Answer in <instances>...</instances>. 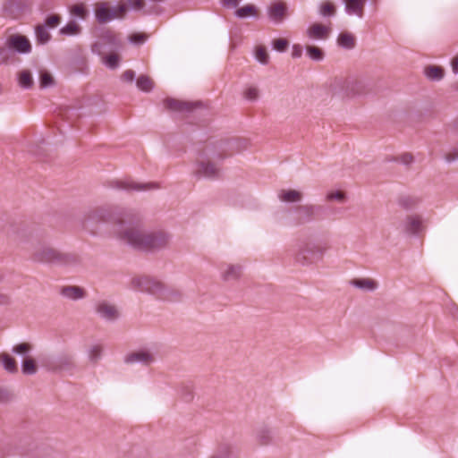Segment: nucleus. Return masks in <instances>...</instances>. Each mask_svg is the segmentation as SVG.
Instances as JSON below:
<instances>
[{
    "label": "nucleus",
    "instance_id": "f257e3e1",
    "mask_svg": "<svg viewBox=\"0 0 458 458\" xmlns=\"http://www.w3.org/2000/svg\"><path fill=\"white\" fill-rule=\"evenodd\" d=\"M135 210L120 207H100L87 211L81 219V226L92 235L114 234L142 251L165 249L171 236L164 231L145 232L140 225Z\"/></svg>",
    "mask_w": 458,
    "mask_h": 458
},
{
    "label": "nucleus",
    "instance_id": "f03ea898",
    "mask_svg": "<svg viewBox=\"0 0 458 458\" xmlns=\"http://www.w3.org/2000/svg\"><path fill=\"white\" fill-rule=\"evenodd\" d=\"M131 287L135 291L146 293L168 301H179L182 297L179 291L169 288L161 281L148 276L132 278Z\"/></svg>",
    "mask_w": 458,
    "mask_h": 458
},
{
    "label": "nucleus",
    "instance_id": "7ed1b4c3",
    "mask_svg": "<svg viewBox=\"0 0 458 458\" xmlns=\"http://www.w3.org/2000/svg\"><path fill=\"white\" fill-rule=\"evenodd\" d=\"M16 239L20 243H30L33 246L32 259L36 262L54 265L58 250L46 244H36L38 234L28 228H21L17 232Z\"/></svg>",
    "mask_w": 458,
    "mask_h": 458
},
{
    "label": "nucleus",
    "instance_id": "20e7f679",
    "mask_svg": "<svg viewBox=\"0 0 458 458\" xmlns=\"http://www.w3.org/2000/svg\"><path fill=\"white\" fill-rule=\"evenodd\" d=\"M316 208L313 206H298L295 208L281 207L273 214L276 223L282 225H299L313 219Z\"/></svg>",
    "mask_w": 458,
    "mask_h": 458
},
{
    "label": "nucleus",
    "instance_id": "39448f33",
    "mask_svg": "<svg viewBox=\"0 0 458 458\" xmlns=\"http://www.w3.org/2000/svg\"><path fill=\"white\" fill-rule=\"evenodd\" d=\"M248 140L244 139H232L226 141L220 142V153L214 156V160H223L224 158L232 156L233 153H239L248 148ZM199 169L197 172H218L216 167L215 161L199 160Z\"/></svg>",
    "mask_w": 458,
    "mask_h": 458
},
{
    "label": "nucleus",
    "instance_id": "423d86ee",
    "mask_svg": "<svg viewBox=\"0 0 458 458\" xmlns=\"http://www.w3.org/2000/svg\"><path fill=\"white\" fill-rule=\"evenodd\" d=\"M327 248L312 242H302L295 254V261L309 266L323 259Z\"/></svg>",
    "mask_w": 458,
    "mask_h": 458
},
{
    "label": "nucleus",
    "instance_id": "0eeeda50",
    "mask_svg": "<svg viewBox=\"0 0 458 458\" xmlns=\"http://www.w3.org/2000/svg\"><path fill=\"white\" fill-rule=\"evenodd\" d=\"M336 88H339L343 97L366 95L369 92L368 83L364 80L356 78L335 79V90Z\"/></svg>",
    "mask_w": 458,
    "mask_h": 458
},
{
    "label": "nucleus",
    "instance_id": "6e6552de",
    "mask_svg": "<svg viewBox=\"0 0 458 458\" xmlns=\"http://www.w3.org/2000/svg\"><path fill=\"white\" fill-rule=\"evenodd\" d=\"M30 0H5L3 4V13L5 17L17 20L30 11Z\"/></svg>",
    "mask_w": 458,
    "mask_h": 458
},
{
    "label": "nucleus",
    "instance_id": "1a4fd4ad",
    "mask_svg": "<svg viewBox=\"0 0 458 458\" xmlns=\"http://www.w3.org/2000/svg\"><path fill=\"white\" fill-rule=\"evenodd\" d=\"M95 312L100 319L107 323H114L120 317L117 307L106 301H98L95 305Z\"/></svg>",
    "mask_w": 458,
    "mask_h": 458
},
{
    "label": "nucleus",
    "instance_id": "9d476101",
    "mask_svg": "<svg viewBox=\"0 0 458 458\" xmlns=\"http://www.w3.org/2000/svg\"><path fill=\"white\" fill-rule=\"evenodd\" d=\"M6 45L9 50L19 54H29L31 52V44L29 38L21 34H14L7 38Z\"/></svg>",
    "mask_w": 458,
    "mask_h": 458
},
{
    "label": "nucleus",
    "instance_id": "9b49d317",
    "mask_svg": "<svg viewBox=\"0 0 458 458\" xmlns=\"http://www.w3.org/2000/svg\"><path fill=\"white\" fill-rule=\"evenodd\" d=\"M200 105V102H188L173 98H166L164 99V106L165 109L178 113H191L194 108Z\"/></svg>",
    "mask_w": 458,
    "mask_h": 458
},
{
    "label": "nucleus",
    "instance_id": "f8f14e48",
    "mask_svg": "<svg viewBox=\"0 0 458 458\" xmlns=\"http://www.w3.org/2000/svg\"><path fill=\"white\" fill-rule=\"evenodd\" d=\"M113 187L123 191H145L158 189L159 185L157 182H135L125 180L114 182Z\"/></svg>",
    "mask_w": 458,
    "mask_h": 458
},
{
    "label": "nucleus",
    "instance_id": "ddd939ff",
    "mask_svg": "<svg viewBox=\"0 0 458 458\" xmlns=\"http://www.w3.org/2000/svg\"><path fill=\"white\" fill-rule=\"evenodd\" d=\"M80 264L81 258L76 253L58 250L55 266L71 270L77 267Z\"/></svg>",
    "mask_w": 458,
    "mask_h": 458
},
{
    "label": "nucleus",
    "instance_id": "4468645a",
    "mask_svg": "<svg viewBox=\"0 0 458 458\" xmlns=\"http://www.w3.org/2000/svg\"><path fill=\"white\" fill-rule=\"evenodd\" d=\"M123 361L126 364L138 363L148 366L155 361V357L149 351L140 350L138 352H133L125 355Z\"/></svg>",
    "mask_w": 458,
    "mask_h": 458
},
{
    "label": "nucleus",
    "instance_id": "2eb2a0df",
    "mask_svg": "<svg viewBox=\"0 0 458 458\" xmlns=\"http://www.w3.org/2000/svg\"><path fill=\"white\" fill-rule=\"evenodd\" d=\"M95 17L99 23H106L117 18V14L108 2H98L95 4Z\"/></svg>",
    "mask_w": 458,
    "mask_h": 458
},
{
    "label": "nucleus",
    "instance_id": "dca6fc26",
    "mask_svg": "<svg viewBox=\"0 0 458 458\" xmlns=\"http://www.w3.org/2000/svg\"><path fill=\"white\" fill-rule=\"evenodd\" d=\"M47 367L52 370H69L72 368V357L65 353L53 357L48 360Z\"/></svg>",
    "mask_w": 458,
    "mask_h": 458
},
{
    "label": "nucleus",
    "instance_id": "f3484780",
    "mask_svg": "<svg viewBox=\"0 0 458 458\" xmlns=\"http://www.w3.org/2000/svg\"><path fill=\"white\" fill-rule=\"evenodd\" d=\"M60 295L70 301H79L86 297L85 290L77 285L62 286L59 291Z\"/></svg>",
    "mask_w": 458,
    "mask_h": 458
},
{
    "label": "nucleus",
    "instance_id": "a211bd4d",
    "mask_svg": "<svg viewBox=\"0 0 458 458\" xmlns=\"http://www.w3.org/2000/svg\"><path fill=\"white\" fill-rule=\"evenodd\" d=\"M403 230L407 234L417 236L423 230L422 220L419 216H409L403 224Z\"/></svg>",
    "mask_w": 458,
    "mask_h": 458
},
{
    "label": "nucleus",
    "instance_id": "6ab92c4d",
    "mask_svg": "<svg viewBox=\"0 0 458 458\" xmlns=\"http://www.w3.org/2000/svg\"><path fill=\"white\" fill-rule=\"evenodd\" d=\"M241 265H226L221 271V277L224 281L237 280L242 274Z\"/></svg>",
    "mask_w": 458,
    "mask_h": 458
},
{
    "label": "nucleus",
    "instance_id": "aec40b11",
    "mask_svg": "<svg viewBox=\"0 0 458 458\" xmlns=\"http://www.w3.org/2000/svg\"><path fill=\"white\" fill-rule=\"evenodd\" d=\"M104 355V347L101 344L96 343L89 345L87 349V357L90 363L97 364Z\"/></svg>",
    "mask_w": 458,
    "mask_h": 458
},
{
    "label": "nucleus",
    "instance_id": "412c9836",
    "mask_svg": "<svg viewBox=\"0 0 458 458\" xmlns=\"http://www.w3.org/2000/svg\"><path fill=\"white\" fill-rule=\"evenodd\" d=\"M329 32L330 29L327 26L320 23H315L309 28L307 34L312 38L326 39L328 37Z\"/></svg>",
    "mask_w": 458,
    "mask_h": 458
},
{
    "label": "nucleus",
    "instance_id": "4be33fe9",
    "mask_svg": "<svg viewBox=\"0 0 458 458\" xmlns=\"http://www.w3.org/2000/svg\"><path fill=\"white\" fill-rule=\"evenodd\" d=\"M345 11L349 14H356L359 17L363 16V10L366 0H344Z\"/></svg>",
    "mask_w": 458,
    "mask_h": 458
},
{
    "label": "nucleus",
    "instance_id": "5701e85b",
    "mask_svg": "<svg viewBox=\"0 0 458 458\" xmlns=\"http://www.w3.org/2000/svg\"><path fill=\"white\" fill-rule=\"evenodd\" d=\"M280 201L284 203H297L301 200V193L295 190H280L277 192Z\"/></svg>",
    "mask_w": 458,
    "mask_h": 458
},
{
    "label": "nucleus",
    "instance_id": "b1692460",
    "mask_svg": "<svg viewBox=\"0 0 458 458\" xmlns=\"http://www.w3.org/2000/svg\"><path fill=\"white\" fill-rule=\"evenodd\" d=\"M286 4L284 3L279 2L270 6L268 14L273 21L276 22H280L283 21L286 13Z\"/></svg>",
    "mask_w": 458,
    "mask_h": 458
},
{
    "label": "nucleus",
    "instance_id": "393cba45",
    "mask_svg": "<svg viewBox=\"0 0 458 458\" xmlns=\"http://www.w3.org/2000/svg\"><path fill=\"white\" fill-rule=\"evenodd\" d=\"M70 14L80 20L85 21L89 16V10L84 3H76L69 7Z\"/></svg>",
    "mask_w": 458,
    "mask_h": 458
},
{
    "label": "nucleus",
    "instance_id": "a878e982",
    "mask_svg": "<svg viewBox=\"0 0 458 458\" xmlns=\"http://www.w3.org/2000/svg\"><path fill=\"white\" fill-rule=\"evenodd\" d=\"M397 203H398L399 207H401L404 210L411 211L418 207V205L420 203V199L415 196L404 195V196H401L398 199Z\"/></svg>",
    "mask_w": 458,
    "mask_h": 458
},
{
    "label": "nucleus",
    "instance_id": "bb28decb",
    "mask_svg": "<svg viewBox=\"0 0 458 458\" xmlns=\"http://www.w3.org/2000/svg\"><path fill=\"white\" fill-rule=\"evenodd\" d=\"M424 74L429 81H438L443 79L445 70L441 66L428 65L425 67Z\"/></svg>",
    "mask_w": 458,
    "mask_h": 458
},
{
    "label": "nucleus",
    "instance_id": "cd10ccee",
    "mask_svg": "<svg viewBox=\"0 0 458 458\" xmlns=\"http://www.w3.org/2000/svg\"><path fill=\"white\" fill-rule=\"evenodd\" d=\"M351 284L364 292H374L377 289V283L369 278H360L351 281Z\"/></svg>",
    "mask_w": 458,
    "mask_h": 458
},
{
    "label": "nucleus",
    "instance_id": "c85d7f7f",
    "mask_svg": "<svg viewBox=\"0 0 458 458\" xmlns=\"http://www.w3.org/2000/svg\"><path fill=\"white\" fill-rule=\"evenodd\" d=\"M337 42L340 47L345 49H352L356 44L354 36L349 32H342L338 36Z\"/></svg>",
    "mask_w": 458,
    "mask_h": 458
},
{
    "label": "nucleus",
    "instance_id": "c756f323",
    "mask_svg": "<svg viewBox=\"0 0 458 458\" xmlns=\"http://www.w3.org/2000/svg\"><path fill=\"white\" fill-rule=\"evenodd\" d=\"M0 363L4 369L9 373H15L18 371L17 363L13 358L7 353L0 355Z\"/></svg>",
    "mask_w": 458,
    "mask_h": 458
},
{
    "label": "nucleus",
    "instance_id": "7c9ffc66",
    "mask_svg": "<svg viewBox=\"0 0 458 458\" xmlns=\"http://www.w3.org/2000/svg\"><path fill=\"white\" fill-rule=\"evenodd\" d=\"M19 85L25 89H31L34 85L31 72L29 70H22L18 74Z\"/></svg>",
    "mask_w": 458,
    "mask_h": 458
},
{
    "label": "nucleus",
    "instance_id": "2f4dec72",
    "mask_svg": "<svg viewBox=\"0 0 458 458\" xmlns=\"http://www.w3.org/2000/svg\"><path fill=\"white\" fill-rule=\"evenodd\" d=\"M258 13V9L254 4H246L242 7L238 8L234 15L239 19H244L250 16H256Z\"/></svg>",
    "mask_w": 458,
    "mask_h": 458
},
{
    "label": "nucleus",
    "instance_id": "473e14b6",
    "mask_svg": "<svg viewBox=\"0 0 458 458\" xmlns=\"http://www.w3.org/2000/svg\"><path fill=\"white\" fill-rule=\"evenodd\" d=\"M81 31V27L75 21H70L65 26L60 29L59 32L65 36L78 35Z\"/></svg>",
    "mask_w": 458,
    "mask_h": 458
},
{
    "label": "nucleus",
    "instance_id": "72a5a7b5",
    "mask_svg": "<svg viewBox=\"0 0 458 458\" xmlns=\"http://www.w3.org/2000/svg\"><path fill=\"white\" fill-rule=\"evenodd\" d=\"M136 83L137 87L145 92H150L154 89V81L148 75H140Z\"/></svg>",
    "mask_w": 458,
    "mask_h": 458
},
{
    "label": "nucleus",
    "instance_id": "f704fd0d",
    "mask_svg": "<svg viewBox=\"0 0 458 458\" xmlns=\"http://www.w3.org/2000/svg\"><path fill=\"white\" fill-rule=\"evenodd\" d=\"M35 33L38 44H47L51 38V36L45 26L41 24H38L35 27Z\"/></svg>",
    "mask_w": 458,
    "mask_h": 458
},
{
    "label": "nucleus",
    "instance_id": "c9c22d12",
    "mask_svg": "<svg viewBox=\"0 0 458 458\" xmlns=\"http://www.w3.org/2000/svg\"><path fill=\"white\" fill-rule=\"evenodd\" d=\"M306 52L311 60L317 62L323 60L325 56L324 51L316 46H307Z\"/></svg>",
    "mask_w": 458,
    "mask_h": 458
},
{
    "label": "nucleus",
    "instance_id": "e433bc0d",
    "mask_svg": "<svg viewBox=\"0 0 458 458\" xmlns=\"http://www.w3.org/2000/svg\"><path fill=\"white\" fill-rule=\"evenodd\" d=\"M257 438L262 445H267L271 440V430L267 426H261L257 429Z\"/></svg>",
    "mask_w": 458,
    "mask_h": 458
},
{
    "label": "nucleus",
    "instance_id": "4c0bfd02",
    "mask_svg": "<svg viewBox=\"0 0 458 458\" xmlns=\"http://www.w3.org/2000/svg\"><path fill=\"white\" fill-rule=\"evenodd\" d=\"M326 199L328 201H337L339 203H344L347 199V195L342 191H328L326 195Z\"/></svg>",
    "mask_w": 458,
    "mask_h": 458
},
{
    "label": "nucleus",
    "instance_id": "58836bf2",
    "mask_svg": "<svg viewBox=\"0 0 458 458\" xmlns=\"http://www.w3.org/2000/svg\"><path fill=\"white\" fill-rule=\"evenodd\" d=\"M55 84L52 75L46 70H41L39 72V86L41 89L51 87Z\"/></svg>",
    "mask_w": 458,
    "mask_h": 458
},
{
    "label": "nucleus",
    "instance_id": "ea45409f",
    "mask_svg": "<svg viewBox=\"0 0 458 458\" xmlns=\"http://www.w3.org/2000/svg\"><path fill=\"white\" fill-rule=\"evenodd\" d=\"M386 162H400L404 165H409L414 161V157L411 153H403L398 157H386Z\"/></svg>",
    "mask_w": 458,
    "mask_h": 458
},
{
    "label": "nucleus",
    "instance_id": "a19ab883",
    "mask_svg": "<svg viewBox=\"0 0 458 458\" xmlns=\"http://www.w3.org/2000/svg\"><path fill=\"white\" fill-rule=\"evenodd\" d=\"M233 446L230 445H222L212 458H233Z\"/></svg>",
    "mask_w": 458,
    "mask_h": 458
},
{
    "label": "nucleus",
    "instance_id": "79ce46f5",
    "mask_svg": "<svg viewBox=\"0 0 458 458\" xmlns=\"http://www.w3.org/2000/svg\"><path fill=\"white\" fill-rule=\"evenodd\" d=\"M21 371L25 375H34L37 372L35 361L32 359H26L21 362Z\"/></svg>",
    "mask_w": 458,
    "mask_h": 458
},
{
    "label": "nucleus",
    "instance_id": "37998d69",
    "mask_svg": "<svg viewBox=\"0 0 458 458\" xmlns=\"http://www.w3.org/2000/svg\"><path fill=\"white\" fill-rule=\"evenodd\" d=\"M256 59L262 64H267L269 56L265 47L259 46L256 48Z\"/></svg>",
    "mask_w": 458,
    "mask_h": 458
},
{
    "label": "nucleus",
    "instance_id": "c03bdc74",
    "mask_svg": "<svg viewBox=\"0 0 458 458\" xmlns=\"http://www.w3.org/2000/svg\"><path fill=\"white\" fill-rule=\"evenodd\" d=\"M31 347L27 343H21L14 345L12 349V352L20 356H27L30 352Z\"/></svg>",
    "mask_w": 458,
    "mask_h": 458
},
{
    "label": "nucleus",
    "instance_id": "a18cd8bd",
    "mask_svg": "<svg viewBox=\"0 0 458 458\" xmlns=\"http://www.w3.org/2000/svg\"><path fill=\"white\" fill-rule=\"evenodd\" d=\"M119 55L112 53L104 57V64L110 69H115L119 65Z\"/></svg>",
    "mask_w": 458,
    "mask_h": 458
},
{
    "label": "nucleus",
    "instance_id": "49530a36",
    "mask_svg": "<svg viewBox=\"0 0 458 458\" xmlns=\"http://www.w3.org/2000/svg\"><path fill=\"white\" fill-rule=\"evenodd\" d=\"M60 22H61L60 15L51 14L46 18V20L42 25L45 26L46 29H47V28L54 29V28L57 27Z\"/></svg>",
    "mask_w": 458,
    "mask_h": 458
},
{
    "label": "nucleus",
    "instance_id": "de8ad7c7",
    "mask_svg": "<svg viewBox=\"0 0 458 458\" xmlns=\"http://www.w3.org/2000/svg\"><path fill=\"white\" fill-rule=\"evenodd\" d=\"M289 41L286 38H279L273 40L272 47L277 52H285L288 48Z\"/></svg>",
    "mask_w": 458,
    "mask_h": 458
},
{
    "label": "nucleus",
    "instance_id": "09e8293b",
    "mask_svg": "<svg viewBox=\"0 0 458 458\" xmlns=\"http://www.w3.org/2000/svg\"><path fill=\"white\" fill-rule=\"evenodd\" d=\"M335 13V7L330 2L323 3L320 5V14L322 16H333Z\"/></svg>",
    "mask_w": 458,
    "mask_h": 458
},
{
    "label": "nucleus",
    "instance_id": "8fccbe9b",
    "mask_svg": "<svg viewBox=\"0 0 458 458\" xmlns=\"http://www.w3.org/2000/svg\"><path fill=\"white\" fill-rule=\"evenodd\" d=\"M32 155L39 157V160L45 161V149L42 146L33 145L30 148L29 150Z\"/></svg>",
    "mask_w": 458,
    "mask_h": 458
},
{
    "label": "nucleus",
    "instance_id": "3c124183",
    "mask_svg": "<svg viewBox=\"0 0 458 458\" xmlns=\"http://www.w3.org/2000/svg\"><path fill=\"white\" fill-rule=\"evenodd\" d=\"M259 97V90L255 87H250L244 91V98L249 100H256Z\"/></svg>",
    "mask_w": 458,
    "mask_h": 458
},
{
    "label": "nucleus",
    "instance_id": "603ef678",
    "mask_svg": "<svg viewBox=\"0 0 458 458\" xmlns=\"http://www.w3.org/2000/svg\"><path fill=\"white\" fill-rule=\"evenodd\" d=\"M103 38L112 44V45H120V40L118 39V38L116 37V35L114 33H113L112 31H106L104 36H103Z\"/></svg>",
    "mask_w": 458,
    "mask_h": 458
},
{
    "label": "nucleus",
    "instance_id": "864d4df0",
    "mask_svg": "<svg viewBox=\"0 0 458 458\" xmlns=\"http://www.w3.org/2000/svg\"><path fill=\"white\" fill-rule=\"evenodd\" d=\"M10 59V50L7 47H0V64H6Z\"/></svg>",
    "mask_w": 458,
    "mask_h": 458
},
{
    "label": "nucleus",
    "instance_id": "5fc2aeb1",
    "mask_svg": "<svg viewBox=\"0 0 458 458\" xmlns=\"http://www.w3.org/2000/svg\"><path fill=\"white\" fill-rule=\"evenodd\" d=\"M146 40V35L141 33H133L130 36V41L134 44H142Z\"/></svg>",
    "mask_w": 458,
    "mask_h": 458
},
{
    "label": "nucleus",
    "instance_id": "6e6d98bb",
    "mask_svg": "<svg viewBox=\"0 0 458 458\" xmlns=\"http://www.w3.org/2000/svg\"><path fill=\"white\" fill-rule=\"evenodd\" d=\"M114 13L117 14V18H123L124 14L127 13V5L125 4H121L116 7H114Z\"/></svg>",
    "mask_w": 458,
    "mask_h": 458
},
{
    "label": "nucleus",
    "instance_id": "4d7b16f0",
    "mask_svg": "<svg viewBox=\"0 0 458 458\" xmlns=\"http://www.w3.org/2000/svg\"><path fill=\"white\" fill-rule=\"evenodd\" d=\"M182 395L183 396L185 401H190L192 399V392L191 386H184L182 387Z\"/></svg>",
    "mask_w": 458,
    "mask_h": 458
},
{
    "label": "nucleus",
    "instance_id": "13d9d810",
    "mask_svg": "<svg viewBox=\"0 0 458 458\" xmlns=\"http://www.w3.org/2000/svg\"><path fill=\"white\" fill-rule=\"evenodd\" d=\"M130 6L134 10H141L145 6L143 0H127Z\"/></svg>",
    "mask_w": 458,
    "mask_h": 458
},
{
    "label": "nucleus",
    "instance_id": "bf43d9fd",
    "mask_svg": "<svg viewBox=\"0 0 458 458\" xmlns=\"http://www.w3.org/2000/svg\"><path fill=\"white\" fill-rule=\"evenodd\" d=\"M134 78L135 72L132 70H126L122 75V79L127 82H132Z\"/></svg>",
    "mask_w": 458,
    "mask_h": 458
},
{
    "label": "nucleus",
    "instance_id": "052dcab7",
    "mask_svg": "<svg viewBox=\"0 0 458 458\" xmlns=\"http://www.w3.org/2000/svg\"><path fill=\"white\" fill-rule=\"evenodd\" d=\"M302 55V47L299 44H294L293 46L292 56L293 58H299Z\"/></svg>",
    "mask_w": 458,
    "mask_h": 458
},
{
    "label": "nucleus",
    "instance_id": "680f3d73",
    "mask_svg": "<svg viewBox=\"0 0 458 458\" xmlns=\"http://www.w3.org/2000/svg\"><path fill=\"white\" fill-rule=\"evenodd\" d=\"M239 3L238 0H221V4L226 8H236Z\"/></svg>",
    "mask_w": 458,
    "mask_h": 458
},
{
    "label": "nucleus",
    "instance_id": "e2e57ef3",
    "mask_svg": "<svg viewBox=\"0 0 458 458\" xmlns=\"http://www.w3.org/2000/svg\"><path fill=\"white\" fill-rule=\"evenodd\" d=\"M458 159V151L456 152H454V153H449L445 156V160L447 162H453L454 160Z\"/></svg>",
    "mask_w": 458,
    "mask_h": 458
},
{
    "label": "nucleus",
    "instance_id": "0e129e2a",
    "mask_svg": "<svg viewBox=\"0 0 458 458\" xmlns=\"http://www.w3.org/2000/svg\"><path fill=\"white\" fill-rule=\"evenodd\" d=\"M452 70L454 73H458V55L452 60Z\"/></svg>",
    "mask_w": 458,
    "mask_h": 458
},
{
    "label": "nucleus",
    "instance_id": "69168bd1",
    "mask_svg": "<svg viewBox=\"0 0 458 458\" xmlns=\"http://www.w3.org/2000/svg\"><path fill=\"white\" fill-rule=\"evenodd\" d=\"M198 174L204 175L205 177L209 178V179H214L216 177V175H217L218 174L209 173V174Z\"/></svg>",
    "mask_w": 458,
    "mask_h": 458
},
{
    "label": "nucleus",
    "instance_id": "338daca9",
    "mask_svg": "<svg viewBox=\"0 0 458 458\" xmlns=\"http://www.w3.org/2000/svg\"><path fill=\"white\" fill-rule=\"evenodd\" d=\"M7 302V297L0 294V304H5Z\"/></svg>",
    "mask_w": 458,
    "mask_h": 458
},
{
    "label": "nucleus",
    "instance_id": "774afa93",
    "mask_svg": "<svg viewBox=\"0 0 458 458\" xmlns=\"http://www.w3.org/2000/svg\"><path fill=\"white\" fill-rule=\"evenodd\" d=\"M452 88L455 90V91H458V82H455L452 85Z\"/></svg>",
    "mask_w": 458,
    "mask_h": 458
}]
</instances>
